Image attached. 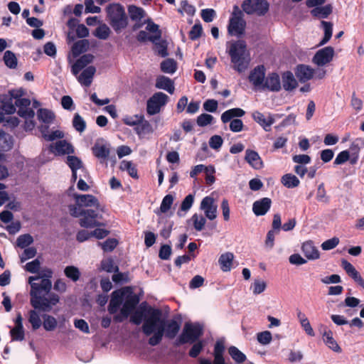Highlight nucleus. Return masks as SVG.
<instances>
[{"instance_id": "obj_1", "label": "nucleus", "mask_w": 364, "mask_h": 364, "mask_svg": "<svg viewBox=\"0 0 364 364\" xmlns=\"http://www.w3.org/2000/svg\"><path fill=\"white\" fill-rule=\"evenodd\" d=\"M149 317L142 325V331L146 336H151L149 343L151 346L159 344L164 335L168 338H173L178 333L181 325L175 320L168 321L166 324L161 318V311L159 309L150 308L148 310Z\"/></svg>"}, {"instance_id": "obj_2", "label": "nucleus", "mask_w": 364, "mask_h": 364, "mask_svg": "<svg viewBox=\"0 0 364 364\" xmlns=\"http://www.w3.org/2000/svg\"><path fill=\"white\" fill-rule=\"evenodd\" d=\"M75 201V205L69 206L70 215L75 218L81 217L80 225L81 227L92 228L104 225L103 223L97 221L101 216L97 213L100 209L98 200L90 194H73Z\"/></svg>"}, {"instance_id": "obj_3", "label": "nucleus", "mask_w": 364, "mask_h": 364, "mask_svg": "<svg viewBox=\"0 0 364 364\" xmlns=\"http://www.w3.org/2000/svg\"><path fill=\"white\" fill-rule=\"evenodd\" d=\"M52 288L51 281L48 279L43 282L41 286L32 284L31 287V304L36 309L42 311H50L53 306L59 302L58 294L50 292Z\"/></svg>"}, {"instance_id": "obj_4", "label": "nucleus", "mask_w": 364, "mask_h": 364, "mask_svg": "<svg viewBox=\"0 0 364 364\" xmlns=\"http://www.w3.org/2000/svg\"><path fill=\"white\" fill-rule=\"evenodd\" d=\"M227 52L230 57L232 68L241 73L245 72L250 63V54L244 41H236L228 43Z\"/></svg>"}, {"instance_id": "obj_5", "label": "nucleus", "mask_w": 364, "mask_h": 364, "mask_svg": "<svg viewBox=\"0 0 364 364\" xmlns=\"http://www.w3.org/2000/svg\"><path fill=\"white\" fill-rule=\"evenodd\" d=\"M108 21L115 31L124 28L128 23L124 7L119 4H111L106 9Z\"/></svg>"}, {"instance_id": "obj_6", "label": "nucleus", "mask_w": 364, "mask_h": 364, "mask_svg": "<svg viewBox=\"0 0 364 364\" xmlns=\"http://www.w3.org/2000/svg\"><path fill=\"white\" fill-rule=\"evenodd\" d=\"M246 28V21L244 19V14L239 6H233V11L229 20L228 31L230 35L241 37L244 35Z\"/></svg>"}, {"instance_id": "obj_7", "label": "nucleus", "mask_w": 364, "mask_h": 364, "mask_svg": "<svg viewBox=\"0 0 364 364\" xmlns=\"http://www.w3.org/2000/svg\"><path fill=\"white\" fill-rule=\"evenodd\" d=\"M202 334L203 329L200 324L186 323L181 335L176 340V345L181 346L185 343H193Z\"/></svg>"}, {"instance_id": "obj_8", "label": "nucleus", "mask_w": 364, "mask_h": 364, "mask_svg": "<svg viewBox=\"0 0 364 364\" xmlns=\"http://www.w3.org/2000/svg\"><path fill=\"white\" fill-rule=\"evenodd\" d=\"M245 114V111L240 108L230 109L222 114L221 120L223 123L230 122V130L233 132H239L242 130L244 126L242 121L239 119H231L233 117H241Z\"/></svg>"}, {"instance_id": "obj_9", "label": "nucleus", "mask_w": 364, "mask_h": 364, "mask_svg": "<svg viewBox=\"0 0 364 364\" xmlns=\"http://www.w3.org/2000/svg\"><path fill=\"white\" fill-rule=\"evenodd\" d=\"M10 93L11 97L16 99L15 105L16 107L18 108V115L25 119H33L35 113L34 111L30 108L31 100L28 98L18 97L20 95L16 93L14 90H12Z\"/></svg>"}, {"instance_id": "obj_10", "label": "nucleus", "mask_w": 364, "mask_h": 364, "mask_svg": "<svg viewBox=\"0 0 364 364\" xmlns=\"http://www.w3.org/2000/svg\"><path fill=\"white\" fill-rule=\"evenodd\" d=\"M242 8L247 14L264 15L269 9V4L266 0H245Z\"/></svg>"}, {"instance_id": "obj_11", "label": "nucleus", "mask_w": 364, "mask_h": 364, "mask_svg": "<svg viewBox=\"0 0 364 364\" xmlns=\"http://www.w3.org/2000/svg\"><path fill=\"white\" fill-rule=\"evenodd\" d=\"M139 299L136 295H130L127 297L120 311V314L114 316L116 322H122L135 309Z\"/></svg>"}, {"instance_id": "obj_12", "label": "nucleus", "mask_w": 364, "mask_h": 364, "mask_svg": "<svg viewBox=\"0 0 364 364\" xmlns=\"http://www.w3.org/2000/svg\"><path fill=\"white\" fill-rule=\"evenodd\" d=\"M168 96L163 92H156L147 101V113L154 115L160 112L161 107L166 105Z\"/></svg>"}, {"instance_id": "obj_13", "label": "nucleus", "mask_w": 364, "mask_h": 364, "mask_svg": "<svg viewBox=\"0 0 364 364\" xmlns=\"http://www.w3.org/2000/svg\"><path fill=\"white\" fill-rule=\"evenodd\" d=\"M253 119L259 124L264 131L269 132L271 130V126L275 122L277 119L279 118V114H272L268 113L267 115L259 111H255L252 114Z\"/></svg>"}, {"instance_id": "obj_14", "label": "nucleus", "mask_w": 364, "mask_h": 364, "mask_svg": "<svg viewBox=\"0 0 364 364\" xmlns=\"http://www.w3.org/2000/svg\"><path fill=\"white\" fill-rule=\"evenodd\" d=\"M249 81L256 91H262L265 80V69L263 65H258L250 73Z\"/></svg>"}, {"instance_id": "obj_15", "label": "nucleus", "mask_w": 364, "mask_h": 364, "mask_svg": "<svg viewBox=\"0 0 364 364\" xmlns=\"http://www.w3.org/2000/svg\"><path fill=\"white\" fill-rule=\"evenodd\" d=\"M334 56V49L327 46L318 50L313 58V62L318 66H323L330 63Z\"/></svg>"}, {"instance_id": "obj_16", "label": "nucleus", "mask_w": 364, "mask_h": 364, "mask_svg": "<svg viewBox=\"0 0 364 364\" xmlns=\"http://www.w3.org/2000/svg\"><path fill=\"white\" fill-rule=\"evenodd\" d=\"M200 208L204 212L205 217L210 220H213L217 218L218 206L215 203V200L210 196H206L203 198Z\"/></svg>"}, {"instance_id": "obj_17", "label": "nucleus", "mask_w": 364, "mask_h": 364, "mask_svg": "<svg viewBox=\"0 0 364 364\" xmlns=\"http://www.w3.org/2000/svg\"><path fill=\"white\" fill-rule=\"evenodd\" d=\"M67 164L72 170V179L76 181L77 178V171L79 170L81 173H84V177L87 176V171L82 165L81 160L75 156H68L66 161Z\"/></svg>"}, {"instance_id": "obj_18", "label": "nucleus", "mask_w": 364, "mask_h": 364, "mask_svg": "<svg viewBox=\"0 0 364 364\" xmlns=\"http://www.w3.org/2000/svg\"><path fill=\"white\" fill-rule=\"evenodd\" d=\"M281 90V82L278 74L275 73H269L265 77L264 84L262 91L269 90L272 92H278Z\"/></svg>"}, {"instance_id": "obj_19", "label": "nucleus", "mask_w": 364, "mask_h": 364, "mask_svg": "<svg viewBox=\"0 0 364 364\" xmlns=\"http://www.w3.org/2000/svg\"><path fill=\"white\" fill-rule=\"evenodd\" d=\"M245 160L255 169H261L264 166L263 161L259 154L254 150L247 149L245 151Z\"/></svg>"}, {"instance_id": "obj_20", "label": "nucleus", "mask_w": 364, "mask_h": 364, "mask_svg": "<svg viewBox=\"0 0 364 364\" xmlns=\"http://www.w3.org/2000/svg\"><path fill=\"white\" fill-rule=\"evenodd\" d=\"M124 296V290H117L112 292L108 306V311L110 314H115L118 311L123 302Z\"/></svg>"}, {"instance_id": "obj_21", "label": "nucleus", "mask_w": 364, "mask_h": 364, "mask_svg": "<svg viewBox=\"0 0 364 364\" xmlns=\"http://www.w3.org/2000/svg\"><path fill=\"white\" fill-rule=\"evenodd\" d=\"M272 201L269 198H263L256 200L252 205V211L257 216L265 215L270 209Z\"/></svg>"}, {"instance_id": "obj_22", "label": "nucleus", "mask_w": 364, "mask_h": 364, "mask_svg": "<svg viewBox=\"0 0 364 364\" xmlns=\"http://www.w3.org/2000/svg\"><path fill=\"white\" fill-rule=\"evenodd\" d=\"M94 56L91 54L83 55L72 65V73L77 76L80 70L86 68L87 65L92 62Z\"/></svg>"}, {"instance_id": "obj_23", "label": "nucleus", "mask_w": 364, "mask_h": 364, "mask_svg": "<svg viewBox=\"0 0 364 364\" xmlns=\"http://www.w3.org/2000/svg\"><path fill=\"white\" fill-rule=\"evenodd\" d=\"M151 307L146 306V304L143 303L133 313L130 318L131 322L136 325H139L142 321L147 319L149 317L148 310Z\"/></svg>"}, {"instance_id": "obj_24", "label": "nucleus", "mask_w": 364, "mask_h": 364, "mask_svg": "<svg viewBox=\"0 0 364 364\" xmlns=\"http://www.w3.org/2000/svg\"><path fill=\"white\" fill-rule=\"evenodd\" d=\"M38 275L35 277H30L28 279V282L31 285V287H32V284H36L38 286L41 287V284H43V282L48 279V281H50V278L53 275V272L49 268H44L42 269L41 271H38Z\"/></svg>"}, {"instance_id": "obj_25", "label": "nucleus", "mask_w": 364, "mask_h": 364, "mask_svg": "<svg viewBox=\"0 0 364 364\" xmlns=\"http://www.w3.org/2000/svg\"><path fill=\"white\" fill-rule=\"evenodd\" d=\"M314 75V70L309 65H299L296 69V75L301 82L311 80Z\"/></svg>"}, {"instance_id": "obj_26", "label": "nucleus", "mask_w": 364, "mask_h": 364, "mask_svg": "<svg viewBox=\"0 0 364 364\" xmlns=\"http://www.w3.org/2000/svg\"><path fill=\"white\" fill-rule=\"evenodd\" d=\"M96 72V68L91 65L85 68L80 75L77 76L78 82L86 87H88L91 85L92 82L93 77Z\"/></svg>"}, {"instance_id": "obj_27", "label": "nucleus", "mask_w": 364, "mask_h": 364, "mask_svg": "<svg viewBox=\"0 0 364 364\" xmlns=\"http://www.w3.org/2000/svg\"><path fill=\"white\" fill-rule=\"evenodd\" d=\"M40 131L42 136L48 141H53L57 139H62L64 136L63 132L60 130H50L48 125L43 124L40 127Z\"/></svg>"}, {"instance_id": "obj_28", "label": "nucleus", "mask_w": 364, "mask_h": 364, "mask_svg": "<svg viewBox=\"0 0 364 364\" xmlns=\"http://www.w3.org/2000/svg\"><path fill=\"white\" fill-rule=\"evenodd\" d=\"M53 153L58 155L69 154L73 152V146L65 140H60L50 146Z\"/></svg>"}, {"instance_id": "obj_29", "label": "nucleus", "mask_w": 364, "mask_h": 364, "mask_svg": "<svg viewBox=\"0 0 364 364\" xmlns=\"http://www.w3.org/2000/svg\"><path fill=\"white\" fill-rule=\"evenodd\" d=\"M342 267L345 269L346 273L355 280V282H356L359 285L364 288V280L360 277L358 272L350 262L346 260H343Z\"/></svg>"}, {"instance_id": "obj_30", "label": "nucleus", "mask_w": 364, "mask_h": 364, "mask_svg": "<svg viewBox=\"0 0 364 364\" xmlns=\"http://www.w3.org/2000/svg\"><path fill=\"white\" fill-rule=\"evenodd\" d=\"M94 155L101 161H105L109 154V145L103 142H97L92 148Z\"/></svg>"}, {"instance_id": "obj_31", "label": "nucleus", "mask_w": 364, "mask_h": 364, "mask_svg": "<svg viewBox=\"0 0 364 364\" xmlns=\"http://www.w3.org/2000/svg\"><path fill=\"white\" fill-rule=\"evenodd\" d=\"M301 249L305 257L309 259L314 260L319 258V252L311 241H306L304 242Z\"/></svg>"}, {"instance_id": "obj_32", "label": "nucleus", "mask_w": 364, "mask_h": 364, "mask_svg": "<svg viewBox=\"0 0 364 364\" xmlns=\"http://www.w3.org/2000/svg\"><path fill=\"white\" fill-rule=\"evenodd\" d=\"M156 87L159 89L164 90L170 94H173L175 90L173 82L169 77L163 75L157 77Z\"/></svg>"}, {"instance_id": "obj_33", "label": "nucleus", "mask_w": 364, "mask_h": 364, "mask_svg": "<svg viewBox=\"0 0 364 364\" xmlns=\"http://www.w3.org/2000/svg\"><path fill=\"white\" fill-rule=\"evenodd\" d=\"M297 81L291 72H285L282 75V85L285 90L291 91L297 87Z\"/></svg>"}, {"instance_id": "obj_34", "label": "nucleus", "mask_w": 364, "mask_h": 364, "mask_svg": "<svg viewBox=\"0 0 364 364\" xmlns=\"http://www.w3.org/2000/svg\"><path fill=\"white\" fill-rule=\"evenodd\" d=\"M323 340L325 344L333 351L341 353V348L337 341L333 337V333L331 331H325L323 334Z\"/></svg>"}, {"instance_id": "obj_35", "label": "nucleus", "mask_w": 364, "mask_h": 364, "mask_svg": "<svg viewBox=\"0 0 364 364\" xmlns=\"http://www.w3.org/2000/svg\"><path fill=\"white\" fill-rule=\"evenodd\" d=\"M234 255L231 252H225L220 255L218 262L223 272H228L231 269Z\"/></svg>"}, {"instance_id": "obj_36", "label": "nucleus", "mask_w": 364, "mask_h": 364, "mask_svg": "<svg viewBox=\"0 0 364 364\" xmlns=\"http://www.w3.org/2000/svg\"><path fill=\"white\" fill-rule=\"evenodd\" d=\"M128 12L130 18L136 23L141 21L146 14L145 11L142 8L134 5L129 6Z\"/></svg>"}, {"instance_id": "obj_37", "label": "nucleus", "mask_w": 364, "mask_h": 364, "mask_svg": "<svg viewBox=\"0 0 364 364\" xmlns=\"http://www.w3.org/2000/svg\"><path fill=\"white\" fill-rule=\"evenodd\" d=\"M13 138L4 131L0 130V147L2 151H7L13 147Z\"/></svg>"}, {"instance_id": "obj_38", "label": "nucleus", "mask_w": 364, "mask_h": 364, "mask_svg": "<svg viewBox=\"0 0 364 364\" xmlns=\"http://www.w3.org/2000/svg\"><path fill=\"white\" fill-rule=\"evenodd\" d=\"M146 22L147 26L146 29L152 33V35L149 36V41L155 43V41L159 40L161 38V31H159V26L150 19L147 20Z\"/></svg>"}, {"instance_id": "obj_39", "label": "nucleus", "mask_w": 364, "mask_h": 364, "mask_svg": "<svg viewBox=\"0 0 364 364\" xmlns=\"http://www.w3.org/2000/svg\"><path fill=\"white\" fill-rule=\"evenodd\" d=\"M193 201L194 196L192 194L188 195L182 201L180 210L178 211L177 215L179 217H183L186 212L192 207Z\"/></svg>"}, {"instance_id": "obj_40", "label": "nucleus", "mask_w": 364, "mask_h": 364, "mask_svg": "<svg viewBox=\"0 0 364 364\" xmlns=\"http://www.w3.org/2000/svg\"><path fill=\"white\" fill-rule=\"evenodd\" d=\"M331 12L332 7L331 5L317 6L311 11L312 16L322 18H326Z\"/></svg>"}, {"instance_id": "obj_41", "label": "nucleus", "mask_w": 364, "mask_h": 364, "mask_svg": "<svg viewBox=\"0 0 364 364\" xmlns=\"http://www.w3.org/2000/svg\"><path fill=\"white\" fill-rule=\"evenodd\" d=\"M282 183L285 187L292 188L298 186L300 181L296 176L287 173L282 176Z\"/></svg>"}, {"instance_id": "obj_42", "label": "nucleus", "mask_w": 364, "mask_h": 364, "mask_svg": "<svg viewBox=\"0 0 364 364\" xmlns=\"http://www.w3.org/2000/svg\"><path fill=\"white\" fill-rule=\"evenodd\" d=\"M119 168L122 171H127L129 176H132V178H138L137 170L136 168V166L133 164L132 161L123 160L120 163Z\"/></svg>"}, {"instance_id": "obj_43", "label": "nucleus", "mask_w": 364, "mask_h": 364, "mask_svg": "<svg viewBox=\"0 0 364 364\" xmlns=\"http://www.w3.org/2000/svg\"><path fill=\"white\" fill-rule=\"evenodd\" d=\"M54 114L50 110L46 109H40L38 112V119L46 125L51 123L54 119Z\"/></svg>"}, {"instance_id": "obj_44", "label": "nucleus", "mask_w": 364, "mask_h": 364, "mask_svg": "<svg viewBox=\"0 0 364 364\" xmlns=\"http://www.w3.org/2000/svg\"><path fill=\"white\" fill-rule=\"evenodd\" d=\"M177 68L176 63L174 60L168 58L161 63V69L164 73L173 74Z\"/></svg>"}, {"instance_id": "obj_45", "label": "nucleus", "mask_w": 364, "mask_h": 364, "mask_svg": "<svg viewBox=\"0 0 364 364\" xmlns=\"http://www.w3.org/2000/svg\"><path fill=\"white\" fill-rule=\"evenodd\" d=\"M3 59H4L5 65L8 68H9L11 69H14L16 68L18 60H17V58H16L15 54L12 51L6 50L4 53Z\"/></svg>"}, {"instance_id": "obj_46", "label": "nucleus", "mask_w": 364, "mask_h": 364, "mask_svg": "<svg viewBox=\"0 0 364 364\" xmlns=\"http://www.w3.org/2000/svg\"><path fill=\"white\" fill-rule=\"evenodd\" d=\"M88 44L89 43L87 40H80L75 43L72 47V53L73 55L76 57L86 51Z\"/></svg>"}, {"instance_id": "obj_47", "label": "nucleus", "mask_w": 364, "mask_h": 364, "mask_svg": "<svg viewBox=\"0 0 364 364\" xmlns=\"http://www.w3.org/2000/svg\"><path fill=\"white\" fill-rule=\"evenodd\" d=\"M228 353L232 358L238 363H242L246 360V355L235 346L230 347Z\"/></svg>"}, {"instance_id": "obj_48", "label": "nucleus", "mask_w": 364, "mask_h": 364, "mask_svg": "<svg viewBox=\"0 0 364 364\" xmlns=\"http://www.w3.org/2000/svg\"><path fill=\"white\" fill-rule=\"evenodd\" d=\"M134 130L136 133L140 136L151 133L152 132V128L150 123L143 117L141 122L136 125Z\"/></svg>"}, {"instance_id": "obj_49", "label": "nucleus", "mask_w": 364, "mask_h": 364, "mask_svg": "<svg viewBox=\"0 0 364 364\" xmlns=\"http://www.w3.org/2000/svg\"><path fill=\"white\" fill-rule=\"evenodd\" d=\"M363 147L364 138L358 137L352 141L348 151H350V154H359L360 149Z\"/></svg>"}, {"instance_id": "obj_50", "label": "nucleus", "mask_w": 364, "mask_h": 364, "mask_svg": "<svg viewBox=\"0 0 364 364\" xmlns=\"http://www.w3.org/2000/svg\"><path fill=\"white\" fill-rule=\"evenodd\" d=\"M110 34L109 28L105 23L100 25L95 31L94 36L99 39L106 40Z\"/></svg>"}, {"instance_id": "obj_51", "label": "nucleus", "mask_w": 364, "mask_h": 364, "mask_svg": "<svg viewBox=\"0 0 364 364\" xmlns=\"http://www.w3.org/2000/svg\"><path fill=\"white\" fill-rule=\"evenodd\" d=\"M65 275L73 282H77L80 277V272L77 267L75 266H68L64 269Z\"/></svg>"}, {"instance_id": "obj_52", "label": "nucleus", "mask_w": 364, "mask_h": 364, "mask_svg": "<svg viewBox=\"0 0 364 364\" xmlns=\"http://www.w3.org/2000/svg\"><path fill=\"white\" fill-rule=\"evenodd\" d=\"M267 288V283L262 279H256L250 287V289L252 290V293L255 295L259 294L265 291Z\"/></svg>"}, {"instance_id": "obj_53", "label": "nucleus", "mask_w": 364, "mask_h": 364, "mask_svg": "<svg viewBox=\"0 0 364 364\" xmlns=\"http://www.w3.org/2000/svg\"><path fill=\"white\" fill-rule=\"evenodd\" d=\"M173 196L168 194L166 195L162 200V202L160 205V209L159 211H156V214H159V213H166L171 208L173 203Z\"/></svg>"}, {"instance_id": "obj_54", "label": "nucleus", "mask_w": 364, "mask_h": 364, "mask_svg": "<svg viewBox=\"0 0 364 364\" xmlns=\"http://www.w3.org/2000/svg\"><path fill=\"white\" fill-rule=\"evenodd\" d=\"M0 124L4 126H9L10 127H16L19 124V120L16 117L5 116L2 112H0Z\"/></svg>"}, {"instance_id": "obj_55", "label": "nucleus", "mask_w": 364, "mask_h": 364, "mask_svg": "<svg viewBox=\"0 0 364 364\" xmlns=\"http://www.w3.org/2000/svg\"><path fill=\"white\" fill-rule=\"evenodd\" d=\"M321 25L324 30V36L319 43L320 46L326 43L332 36V24L329 22L323 21H321Z\"/></svg>"}, {"instance_id": "obj_56", "label": "nucleus", "mask_w": 364, "mask_h": 364, "mask_svg": "<svg viewBox=\"0 0 364 364\" xmlns=\"http://www.w3.org/2000/svg\"><path fill=\"white\" fill-rule=\"evenodd\" d=\"M73 126L75 129L80 133L83 132L86 128V122L83 118L76 113L73 119Z\"/></svg>"}, {"instance_id": "obj_57", "label": "nucleus", "mask_w": 364, "mask_h": 364, "mask_svg": "<svg viewBox=\"0 0 364 364\" xmlns=\"http://www.w3.org/2000/svg\"><path fill=\"white\" fill-rule=\"evenodd\" d=\"M178 11L181 14L186 13L187 15L193 16L196 13V8L190 4L188 1L183 0L180 3V8Z\"/></svg>"}, {"instance_id": "obj_58", "label": "nucleus", "mask_w": 364, "mask_h": 364, "mask_svg": "<svg viewBox=\"0 0 364 364\" xmlns=\"http://www.w3.org/2000/svg\"><path fill=\"white\" fill-rule=\"evenodd\" d=\"M191 220L193 221L194 228L197 231H201L204 228L206 223L205 218L202 215H198L197 213L193 215L191 217Z\"/></svg>"}, {"instance_id": "obj_59", "label": "nucleus", "mask_w": 364, "mask_h": 364, "mask_svg": "<svg viewBox=\"0 0 364 364\" xmlns=\"http://www.w3.org/2000/svg\"><path fill=\"white\" fill-rule=\"evenodd\" d=\"M28 321L31 323L33 330L39 328L42 324L40 316L35 310H31L28 313Z\"/></svg>"}, {"instance_id": "obj_60", "label": "nucleus", "mask_w": 364, "mask_h": 364, "mask_svg": "<svg viewBox=\"0 0 364 364\" xmlns=\"http://www.w3.org/2000/svg\"><path fill=\"white\" fill-rule=\"evenodd\" d=\"M105 252H112L118 245V241L114 238H109L104 242H98Z\"/></svg>"}, {"instance_id": "obj_61", "label": "nucleus", "mask_w": 364, "mask_h": 364, "mask_svg": "<svg viewBox=\"0 0 364 364\" xmlns=\"http://www.w3.org/2000/svg\"><path fill=\"white\" fill-rule=\"evenodd\" d=\"M43 320V327L46 331H53L56 328L58 323L53 316L45 315Z\"/></svg>"}, {"instance_id": "obj_62", "label": "nucleus", "mask_w": 364, "mask_h": 364, "mask_svg": "<svg viewBox=\"0 0 364 364\" xmlns=\"http://www.w3.org/2000/svg\"><path fill=\"white\" fill-rule=\"evenodd\" d=\"M316 200L318 202L328 203L329 202V197L326 194L323 183L318 185L316 192Z\"/></svg>"}, {"instance_id": "obj_63", "label": "nucleus", "mask_w": 364, "mask_h": 364, "mask_svg": "<svg viewBox=\"0 0 364 364\" xmlns=\"http://www.w3.org/2000/svg\"><path fill=\"white\" fill-rule=\"evenodd\" d=\"M144 116L141 114H135L133 116H127L123 119L125 124L129 126H136L141 122Z\"/></svg>"}, {"instance_id": "obj_64", "label": "nucleus", "mask_w": 364, "mask_h": 364, "mask_svg": "<svg viewBox=\"0 0 364 364\" xmlns=\"http://www.w3.org/2000/svg\"><path fill=\"white\" fill-rule=\"evenodd\" d=\"M257 341L262 345H267L270 343L272 336V333L269 331H264L257 333Z\"/></svg>"}]
</instances>
